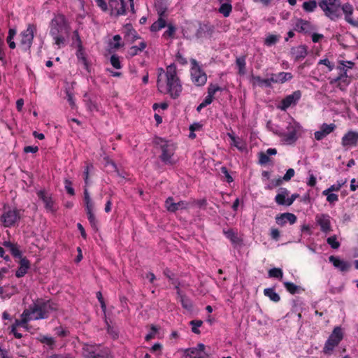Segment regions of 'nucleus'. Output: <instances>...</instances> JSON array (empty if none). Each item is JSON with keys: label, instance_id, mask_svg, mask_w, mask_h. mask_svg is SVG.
I'll use <instances>...</instances> for the list:
<instances>
[{"label": "nucleus", "instance_id": "2f4dec72", "mask_svg": "<svg viewBox=\"0 0 358 358\" xmlns=\"http://www.w3.org/2000/svg\"><path fill=\"white\" fill-rule=\"evenodd\" d=\"M355 66V63L351 61H340L336 66L338 75L346 76L348 71L352 69Z\"/></svg>", "mask_w": 358, "mask_h": 358}, {"label": "nucleus", "instance_id": "6e6d98bb", "mask_svg": "<svg viewBox=\"0 0 358 358\" xmlns=\"http://www.w3.org/2000/svg\"><path fill=\"white\" fill-rule=\"evenodd\" d=\"M222 90V88L217 85H214L211 83L208 87V94L213 96V97L217 92H220Z\"/></svg>", "mask_w": 358, "mask_h": 358}, {"label": "nucleus", "instance_id": "e433bc0d", "mask_svg": "<svg viewBox=\"0 0 358 358\" xmlns=\"http://www.w3.org/2000/svg\"><path fill=\"white\" fill-rule=\"evenodd\" d=\"M30 320H33L31 317L30 316L29 311H27V308L24 310L21 315V320H15L13 325L17 327H25V324Z\"/></svg>", "mask_w": 358, "mask_h": 358}, {"label": "nucleus", "instance_id": "6e6552de", "mask_svg": "<svg viewBox=\"0 0 358 358\" xmlns=\"http://www.w3.org/2000/svg\"><path fill=\"white\" fill-rule=\"evenodd\" d=\"M190 76L192 83L196 87H202L207 82V75L195 59H190Z\"/></svg>", "mask_w": 358, "mask_h": 358}, {"label": "nucleus", "instance_id": "603ef678", "mask_svg": "<svg viewBox=\"0 0 358 358\" xmlns=\"http://www.w3.org/2000/svg\"><path fill=\"white\" fill-rule=\"evenodd\" d=\"M327 243L333 249H338L340 247V243L337 241L336 235L331 236L327 239Z\"/></svg>", "mask_w": 358, "mask_h": 358}, {"label": "nucleus", "instance_id": "412c9836", "mask_svg": "<svg viewBox=\"0 0 358 358\" xmlns=\"http://www.w3.org/2000/svg\"><path fill=\"white\" fill-rule=\"evenodd\" d=\"M290 55L294 62H299L307 56L308 48L305 45L293 47L290 50Z\"/></svg>", "mask_w": 358, "mask_h": 358}, {"label": "nucleus", "instance_id": "3c124183", "mask_svg": "<svg viewBox=\"0 0 358 358\" xmlns=\"http://www.w3.org/2000/svg\"><path fill=\"white\" fill-rule=\"evenodd\" d=\"M203 324L201 320H194L189 322V324L192 326V331L194 334H199L200 331L199 327H200Z\"/></svg>", "mask_w": 358, "mask_h": 358}, {"label": "nucleus", "instance_id": "a19ab883", "mask_svg": "<svg viewBox=\"0 0 358 358\" xmlns=\"http://www.w3.org/2000/svg\"><path fill=\"white\" fill-rule=\"evenodd\" d=\"M37 340L43 344L48 345L50 349H53L55 345V340L52 337L45 335H41Z\"/></svg>", "mask_w": 358, "mask_h": 358}, {"label": "nucleus", "instance_id": "cd10ccee", "mask_svg": "<svg viewBox=\"0 0 358 358\" xmlns=\"http://www.w3.org/2000/svg\"><path fill=\"white\" fill-rule=\"evenodd\" d=\"M159 18L150 26V31L156 32L164 28L166 26V22L164 19L165 10H161L158 13Z\"/></svg>", "mask_w": 358, "mask_h": 358}, {"label": "nucleus", "instance_id": "473e14b6", "mask_svg": "<svg viewBox=\"0 0 358 358\" xmlns=\"http://www.w3.org/2000/svg\"><path fill=\"white\" fill-rule=\"evenodd\" d=\"M175 288L177 289V294L180 298V301L182 308L187 310H191L193 307L192 301L188 297L181 294L180 289L179 288V284L176 285Z\"/></svg>", "mask_w": 358, "mask_h": 358}, {"label": "nucleus", "instance_id": "4468645a", "mask_svg": "<svg viewBox=\"0 0 358 358\" xmlns=\"http://www.w3.org/2000/svg\"><path fill=\"white\" fill-rule=\"evenodd\" d=\"M185 354L190 358H208L209 355L206 352V345L199 343L196 347L186 349Z\"/></svg>", "mask_w": 358, "mask_h": 358}, {"label": "nucleus", "instance_id": "f704fd0d", "mask_svg": "<svg viewBox=\"0 0 358 358\" xmlns=\"http://www.w3.org/2000/svg\"><path fill=\"white\" fill-rule=\"evenodd\" d=\"M252 83L254 86L258 85L259 87H271V77L270 78L264 79L259 76L252 75Z\"/></svg>", "mask_w": 358, "mask_h": 358}, {"label": "nucleus", "instance_id": "f03ea898", "mask_svg": "<svg viewBox=\"0 0 358 358\" xmlns=\"http://www.w3.org/2000/svg\"><path fill=\"white\" fill-rule=\"evenodd\" d=\"M49 34L54 40V44L58 48L65 45L66 37L69 36L70 27L63 14H57L51 20L49 24Z\"/></svg>", "mask_w": 358, "mask_h": 358}, {"label": "nucleus", "instance_id": "b1692460", "mask_svg": "<svg viewBox=\"0 0 358 358\" xmlns=\"http://www.w3.org/2000/svg\"><path fill=\"white\" fill-rule=\"evenodd\" d=\"M296 220V216L291 213H281L275 217V222L280 226H284L287 222L293 224Z\"/></svg>", "mask_w": 358, "mask_h": 358}, {"label": "nucleus", "instance_id": "4d7b16f0", "mask_svg": "<svg viewBox=\"0 0 358 358\" xmlns=\"http://www.w3.org/2000/svg\"><path fill=\"white\" fill-rule=\"evenodd\" d=\"M5 43L3 41V38L0 36V61L2 62V64H6V53L4 51Z\"/></svg>", "mask_w": 358, "mask_h": 358}, {"label": "nucleus", "instance_id": "de8ad7c7", "mask_svg": "<svg viewBox=\"0 0 358 358\" xmlns=\"http://www.w3.org/2000/svg\"><path fill=\"white\" fill-rule=\"evenodd\" d=\"M88 221L91 227L96 231L98 230V222L93 212L86 213Z\"/></svg>", "mask_w": 358, "mask_h": 358}, {"label": "nucleus", "instance_id": "dca6fc26", "mask_svg": "<svg viewBox=\"0 0 358 358\" xmlns=\"http://www.w3.org/2000/svg\"><path fill=\"white\" fill-rule=\"evenodd\" d=\"M358 143V131H348L341 138L343 147L350 148L357 146Z\"/></svg>", "mask_w": 358, "mask_h": 358}, {"label": "nucleus", "instance_id": "37998d69", "mask_svg": "<svg viewBox=\"0 0 358 358\" xmlns=\"http://www.w3.org/2000/svg\"><path fill=\"white\" fill-rule=\"evenodd\" d=\"M284 287L286 290L292 294L299 293L301 290V287L291 282H284Z\"/></svg>", "mask_w": 358, "mask_h": 358}, {"label": "nucleus", "instance_id": "f257e3e1", "mask_svg": "<svg viewBox=\"0 0 358 358\" xmlns=\"http://www.w3.org/2000/svg\"><path fill=\"white\" fill-rule=\"evenodd\" d=\"M157 73L158 90L162 94H169L173 99L178 98L182 91V86L175 64L166 66V70L159 68Z\"/></svg>", "mask_w": 358, "mask_h": 358}, {"label": "nucleus", "instance_id": "7ed1b4c3", "mask_svg": "<svg viewBox=\"0 0 358 358\" xmlns=\"http://www.w3.org/2000/svg\"><path fill=\"white\" fill-rule=\"evenodd\" d=\"M58 308V304L50 299H37L27 310L33 320H39L48 319Z\"/></svg>", "mask_w": 358, "mask_h": 358}, {"label": "nucleus", "instance_id": "aec40b11", "mask_svg": "<svg viewBox=\"0 0 358 358\" xmlns=\"http://www.w3.org/2000/svg\"><path fill=\"white\" fill-rule=\"evenodd\" d=\"M336 128L334 123L327 124L324 123L320 126V130L314 133V137L317 141H321L327 136L332 133Z\"/></svg>", "mask_w": 358, "mask_h": 358}, {"label": "nucleus", "instance_id": "13d9d810", "mask_svg": "<svg viewBox=\"0 0 358 358\" xmlns=\"http://www.w3.org/2000/svg\"><path fill=\"white\" fill-rule=\"evenodd\" d=\"M213 31V27L212 26H209L208 24H203L202 26H200L199 29H198L197 35L200 36H203V32L208 31L210 34Z\"/></svg>", "mask_w": 358, "mask_h": 358}, {"label": "nucleus", "instance_id": "c85d7f7f", "mask_svg": "<svg viewBox=\"0 0 358 358\" xmlns=\"http://www.w3.org/2000/svg\"><path fill=\"white\" fill-rule=\"evenodd\" d=\"M3 245L9 250L13 257L19 259L22 257V253L20 251L17 243H12L10 241H4L3 243Z\"/></svg>", "mask_w": 358, "mask_h": 358}, {"label": "nucleus", "instance_id": "a878e982", "mask_svg": "<svg viewBox=\"0 0 358 358\" xmlns=\"http://www.w3.org/2000/svg\"><path fill=\"white\" fill-rule=\"evenodd\" d=\"M341 10L344 13L345 20L347 22H348L351 25L357 26L358 23L356 21H355L352 17L354 8L353 6L350 3H345L342 6L341 5Z\"/></svg>", "mask_w": 358, "mask_h": 358}, {"label": "nucleus", "instance_id": "a18cd8bd", "mask_svg": "<svg viewBox=\"0 0 358 358\" xmlns=\"http://www.w3.org/2000/svg\"><path fill=\"white\" fill-rule=\"evenodd\" d=\"M236 64L238 68V73L240 75H244L245 73V57H238L236 60Z\"/></svg>", "mask_w": 358, "mask_h": 358}, {"label": "nucleus", "instance_id": "bb28decb", "mask_svg": "<svg viewBox=\"0 0 358 358\" xmlns=\"http://www.w3.org/2000/svg\"><path fill=\"white\" fill-rule=\"evenodd\" d=\"M271 81L273 83H284L292 79L293 76L289 72H280L271 74Z\"/></svg>", "mask_w": 358, "mask_h": 358}, {"label": "nucleus", "instance_id": "0e129e2a", "mask_svg": "<svg viewBox=\"0 0 358 358\" xmlns=\"http://www.w3.org/2000/svg\"><path fill=\"white\" fill-rule=\"evenodd\" d=\"M157 331H158V329L157 328V327L152 324L150 327V332L145 336V341H148L154 338Z\"/></svg>", "mask_w": 358, "mask_h": 358}, {"label": "nucleus", "instance_id": "39448f33", "mask_svg": "<svg viewBox=\"0 0 358 358\" xmlns=\"http://www.w3.org/2000/svg\"><path fill=\"white\" fill-rule=\"evenodd\" d=\"M318 6L331 21H336L342 16L340 0H319Z\"/></svg>", "mask_w": 358, "mask_h": 358}, {"label": "nucleus", "instance_id": "f8f14e48", "mask_svg": "<svg viewBox=\"0 0 358 358\" xmlns=\"http://www.w3.org/2000/svg\"><path fill=\"white\" fill-rule=\"evenodd\" d=\"M301 97V92L299 90L294 91L292 94L286 96L280 101V105L278 106L281 110L285 111L288 108L292 105H296Z\"/></svg>", "mask_w": 358, "mask_h": 358}, {"label": "nucleus", "instance_id": "49530a36", "mask_svg": "<svg viewBox=\"0 0 358 358\" xmlns=\"http://www.w3.org/2000/svg\"><path fill=\"white\" fill-rule=\"evenodd\" d=\"M76 56L79 60L82 61L83 65L87 69L88 63H87V58L85 55V52H84L83 45H81V48H78V50L76 52Z\"/></svg>", "mask_w": 358, "mask_h": 358}, {"label": "nucleus", "instance_id": "e2e57ef3", "mask_svg": "<svg viewBox=\"0 0 358 358\" xmlns=\"http://www.w3.org/2000/svg\"><path fill=\"white\" fill-rule=\"evenodd\" d=\"M323 64L328 68L329 71H331L334 69V64L331 62L328 59H320L318 62V65Z\"/></svg>", "mask_w": 358, "mask_h": 358}, {"label": "nucleus", "instance_id": "09e8293b", "mask_svg": "<svg viewBox=\"0 0 358 358\" xmlns=\"http://www.w3.org/2000/svg\"><path fill=\"white\" fill-rule=\"evenodd\" d=\"M167 30L164 31L163 34V37L166 38H174V35L176 33V27L172 24H169L167 25Z\"/></svg>", "mask_w": 358, "mask_h": 358}, {"label": "nucleus", "instance_id": "864d4df0", "mask_svg": "<svg viewBox=\"0 0 358 358\" xmlns=\"http://www.w3.org/2000/svg\"><path fill=\"white\" fill-rule=\"evenodd\" d=\"M279 38V36L269 34L265 39V44L268 46L273 45L278 41Z\"/></svg>", "mask_w": 358, "mask_h": 358}, {"label": "nucleus", "instance_id": "bf43d9fd", "mask_svg": "<svg viewBox=\"0 0 358 358\" xmlns=\"http://www.w3.org/2000/svg\"><path fill=\"white\" fill-rule=\"evenodd\" d=\"M56 334L62 338L66 337L69 334V331L63 328L62 327H58L55 329Z\"/></svg>", "mask_w": 358, "mask_h": 358}, {"label": "nucleus", "instance_id": "338daca9", "mask_svg": "<svg viewBox=\"0 0 358 358\" xmlns=\"http://www.w3.org/2000/svg\"><path fill=\"white\" fill-rule=\"evenodd\" d=\"M86 106H87V109L90 112H94V111H98L99 110V108H98L97 104L94 101H93L92 100L87 101Z\"/></svg>", "mask_w": 358, "mask_h": 358}, {"label": "nucleus", "instance_id": "423d86ee", "mask_svg": "<svg viewBox=\"0 0 358 358\" xmlns=\"http://www.w3.org/2000/svg\"><path fill=\"white\" fill-rule=\"evenodd\" d=\"M343 338V329L341 326L335 327L327 340L325 341L322 348V352L328 356L331 355L335 348L338 346Z\"/></svg>", "mask_w": 358, "mask_h": 358}, {"label": "nucleus", "instance_id": "c03bdc74", "mask_svg": "<svg viewBox=\"0 0 358 358\" xmlns=\"http://www.w3.org/2000/svg\"><path fill=\"white\" fill-rule=\"evenodd\" d=\"M232 10V6L230 3H222L219 8V12L224 17H229Z\"/></svg>", "mask_w": 358, "mask_h": 358}, {"label": "nucleus", "instance_id": "f3484780", "mask_svg": "<svg viewBox=\"0 0 358 358\" xmlns=\"http://www.w3.org/2000/svg\"><path fill=\"white\" fill-rule=\"evenodd\" d=\"M37 196L43 201L47 211L51 212L52 213H56L57 208L55 206V201L50 195L47 194L44 190H40L37 192Z\"/></svg>", "mask_w": 358, "mask_h": 358}, {"label": "nucleus", "instance_id": "69168bd1", "mask_svg": "<svg viewBox=\"0 0 358 358\" xmlns=\"http://www.w3.org/2000/svg\"><path fill=\"white\" fill-rule=\"evenodd\" d=\"M96 6L103 11L107 12L108 10V3L105 0H95Z\"/></svg>", "mask_w": 358, "mask_h": 358}, {"label": "nucleus", "instance_id": "0eeeda50", "mask_svg": "<svg viewBox=\"0 0 358 358\" xmlns=\"http://www.w3.org/2000/svg\"><path fill=\"white\" fill-rule=\"evenodd\" d=\"M82 354L85 358H113L108 348L96 344L84 343Z\"/></svg>", "mask_w": 358, "mask_h": 358}, {"label": "nucleus", "instance_id": "774afa93", "mask_svg": "<svg viewBox=\"0 0 358 358\" xmlns=\"http://www.w3.org/2000/svg\"><path fill=\"white\" fill-rule=\"evenodd\" d=\"M47 358H75L71 353L53 354Z\"/></svg>", "mask_w": 358, "mask_h": 358}, {"label": "nucleus", "instance_id": "5701e85b", "mask_svg": "<svg viewBox=\"0 0 358 358\" xmlns=\"http://www.w3.org/2000/svg\"><path fill=\"white\" fill-rule=\"evenodd\" d=\"M330 85H335L341 90H345L346 87L350 83V77L346 76L338 75L336 78H329Z\"/></svg>", "mask_w": 358, "mask_h": 358}, {"label": "nucleus", "instance_id": "9d476101", "mask_svg": "<svg viewBox=\"0 0 358 358\" xmlns=\"http://www.w3.org/2000/svg\"><path fill=\"white\" fill-rule=\"evenodd\" d=\"M36 32V26L34 24H29L27 29L21 32L20 46L24 51L29 50L31 48Z\"/></svg>", "mask_w": 358, "mask_h": 358}, {"label": "nucleus", "instance_id": "680f3d73", "mask_svg": "<svg viewBox=\"0 0 358 358\" xmlns=\"http://www.w3.org/2000/svg\"><path fill=\"white\" fill-rule=\"evenodd\" d=\"M64 187L68 194L71 196L75 194L74 189L72 187V182L68 179L64 180Z\"/></svg>", "mask_w": 358, "mask_h": 358}, {"label": "nucleus", "instance_id": "c756f323", "mask_svg": "<svg viewBox=\"0 0 358 358\" xmlns=\"http://www.w3.org/2000/svg\"><path fill=\"white\" fill-rule=\"evenodd\" d=\"M83 202L85 207V212H93L94 203L92 201L88 188L84 187L83 189Z\"/></svg>", "mask_w": 358, "mask_h": 358}, {"label": "nucleus", "instance_id": "9b49d317", "mask_svg": "<svg viewBox=\"0 0 358 358\" xmlns=\"http://www.w3.org/2000/svg\"><path fill=\"white\" fill-rule=\"evenodd\" d=\"M299 125L296 123H289L287 127V131L280 134L282 141L287 144H292L295 143L298 138L297 131Z\"/></svg>", "mask_w": 358, "mask_h": 358}, {"label": "nucleus", "instance_id": "58836bf2", "mask_svg": "<svg viewBox=\"0 0 358 358\" xmlns=\"http://www.w3.org/2000/svg\"><path fill=\"white\" fill-rule=\"evenodd\" d=\"M280 190L281 192L275 196V201L278 205L287 206L286 196H288L289 192L285 188H281Z\"/></svg>", "mask_w": 358, "mask_h": 358}, {"label": "nucleus", "instance_id": "5fc2aeb1", "mask_svg": "<svg viewBox=\"0 0 358 358\" xmlns=\"http://www.w3.org/2000/svg\"><path fill=\"white\" fill-rule=\"evenodd\" d=\"M110 62L111 65L116 69H120L122 68L121 62L119 56L117 55H113L110 57Z\"/></svg>", "mask_w": 358, "mask_h": 358}, {"label": "nucleus", "instance_id": "c9c22d12", "mask_svg": "<svg viewBox=\"0 0 358 358\" xmlns=\"http://www.w3.org/2000/svg\"><path fill=\"white\" fill-rule=\"evenodd\" d=\"M147 47V43L145 41H141L138 45H133L128 50V55L129 57H133L142 52Z\"/></svg>", "mask_w": 358, "mask_h": 358}, {"label": "nucleus", "instance_id": "4c0bfd02", "mask_svg": "<svg viewBox=\"0 0 358 358\" xmlns=\"http://www.w3.org/2000/svg\"><path fill=\"white\" fill-rule=\"evenodd\" d=\"M223 234L233 244H238L241 241L237 233L233 229H223Z\"/></svg>", "mask_w": 358, "mask_h": 358}, {"label": "nucleus", "instance_id": "72a5a7b5", "mask_svg": "<svg viewBox=\"0 0 358 358\" xmlns=\"http://www.w3.org/2000/svg\"><path fill=\"white\" fill-rule=\"evenodd\" d=\"M227 136L231 140V145L236 147L240 151H243L246 149L245 142L239 137H236L234 133H227Z\"/></svg>", "mask_w": 358, "mask_h": 358}, {"label": "nucleus", "instance_id": "ddd939ff", "mask_svg": "<svg viewBox=\"0 0 358 358\" xmlns=\"http://www.w3.org/2000/svg\"><path fill=\"white\" fill-rule=\"evenodd\" d=\"M108 10H110V15H124L126 14V3L124 0H109Z\"/></svg>", "mask_w": 358, "mask_h": 358}, {"label": "nucleus", "instance_id": "393cba45", "mask_svg": "<svg viewBox=\"0 0 358 358\" xmlns=\"http://www.w3.org/2000/svg\"><path fill=\"white\" fill-rule=\"evenodd\" d=\"M31 264L26 257L20 258L19 267L15 271V276L18 278L24 276L30 268Z\"/></svg>", "mask_w": 358, "mask_h": 358}, {"label": "nucleus", "instance_id": "ea45409f", "mask_svg": "<svg viewBox=\"0 0 358 358\" xmlns=\"http://www.w3.org/2000/svg\"><path fill=\"white\" fill-rule=\"evenodd\" d=\"M264 294L269 298V299L275 303H278L280 300V295L275 292L274 288H266L264 289Z\"/></svg>", "mask_w": 358, "mask_h": 358}, {"label": "nucleus", "instance_id": "6ab92c4d", "mask_svg": "<svg viewBox=\"0 0 358 358\" xmlns=\"http://www.w3.org/2000/svg\"><path fill=\"white\" fill-rule=\"evenodd\" d=\"M166 208L168 211L175 213L180 209H187L189 203L185 201H180L177 203L174 202L173 198L169 196L165 201Z\"/></svg>", "mask_w": 358, "mask_h": 358}, {"label": "nucleus", "instance_id": "20e7f679", "mask_svg": "<svg viewBox=\"0 0 358 358\" xmlns=\"http://www.w3.org/2000/svg\"><path fill=\"white\" fill-rule=\"evenodd\" d=\"M157 144L159 145L161 154L159 156V159L168 166H173L176 163L174 155L176 150V146L174 143L159 138Z\"/></svg>", "mask_w": 358, "mask_h": 358}, {"label": "nucleus", "instance_id": "2eb2a0df", "mask_svg": "<svg viewBox=\"0 0 358 358\" xmlns=\"http://www.w3.org/2000/svg\"><path fill=\"white\" fill-rule=\"evenodd\" d=\"M294 29L299 33L310 34L316 29V27L310 22L298 18L294 24Z\"/></svg>", "mask_w": 358, "mask_h": 358}, {"label": "nucleus", "instance_id": "79ce46f5", "mask_svg": "<svg viewBox=\"0 0 358 358\" xmlns=\"http://www.w3.org/2000/svg\"><path fill=\"white\" fill-rule=\"evenodd\" d=\"M317 3L315 0H310L308 1L303 2L302 8L307 13L313 12L317 8Z\"/></svg>", "mask_w": 358, "mask_h": 358}, {"label": "nucleus", "instance_id": "1a4fd4ad", "mask_svg": "<svg viewBox=\"0 0 358 358\" xmlns=\"http://www.w3.org/2000/svg\"><path fill=\"white\" fill-rule=\"evenodd\" d=\"M20 210L14 208H5L0 216V222L4 227L10 228L15 227L20 220Z\"/></svg>", "mask_w": 358, "mask_h": 358}, {"label": "nucleus", "instance_id": "7c9ffc66", "mask_svg": "<svg viewBox=\"0 0 358 358\" xmlns=\"http://www.w3.org/2000/svg\"><path fill=\"white\" fill-rule=\"evenodd\" d=\"M124 29V39L129 43H134L136 40L140 38V36L137 34L136 31L133 29L131 25L127 24Z\"/></svg>", "mask_w": 358, "mask_h": 358}, {"label": "nucleus", "instance_id": "a211bd4d", "mask_svg": "<svg viewBox=\"0 0 358 358\" xmlns=\"http://www.w3.org/2000/svg\"><path fill=\"white\" fill-rule=\"evenodd\" d=\"M331 217L328 214H319L315 217L317 224L320 227V230L324 234H329L332 231Z\"/></svg>", "mask_w": 358, "mask_h": 358}, {"label": "nucleus", "instance_id": "8fccbe9b", "mask_svg": "<svg viewBox=\"0 0 358 358\" xmlns=\"http://www.w3.org/2000/svg\"><path fill=\"white\" fill-rule=\"evenodd\" d=\"M268 276L270 278H282L283 275L282 270L279 268H273L268 271Z\"/></svg>", "mask_w": 358, "mask_h": 358}, {"label": "nucleus", "instance_id": "4be33fe9", "mask_svg": "<svg viewBox=\"0 0 358 358\" xmlns=\"http://www.w3.org/2000/svg\"><path fill=\"white\" fill-rule=\"evenodd\" d=\"M329 261L333 266L341 272H347L351 268V264L349 262L339 259L338 257L331 255Z\"/></svg>", "mask_w": 358, "mask_h": 358}, {"label": "nucleus", "instance_id": "052dcab7", "mask_svg": "<svg viewBox=\"0 0 358 358\" xmlns=\"http://www.w3.org/2000/svg\"><path fill=\"white\" fill-rule=\"evenodd\" d=\"M220 171L222 173V174H223V176L225 177V180L228 182V183H230L231 182H233V178L231 177V176L229 174V171H228V169L227 167L225 166H222L220 168Z\"/></svg>", "mask_w": 358, "mask_h": 358}]
</instances>
